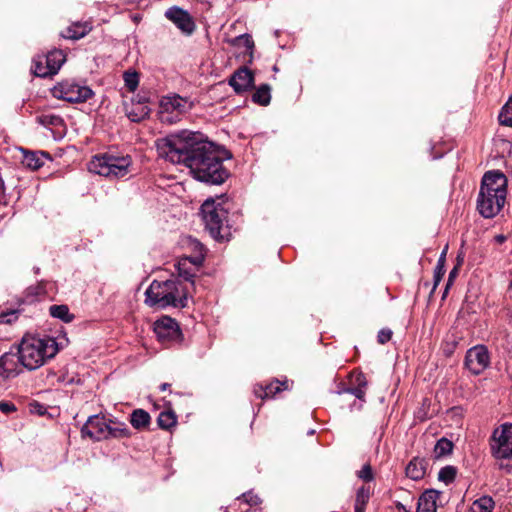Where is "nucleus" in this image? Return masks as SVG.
I'll return each instance as SVG.
<instances>
[{"label": "nucleus", "instance_id": "nucleus-25", "mask_svg": "<svg viewBox=\"0 0 512 512\" xmlns=\"http://www.w3.org/2000/svg\"><path fill=\"white\" fill-rule=\"evenodd\" d=\"M232 43L237 48H244L245 53H247L249 55V62H252L254 41L249 34H243V35L235 37L232 40Z\"/></svg>", "mask_w": 512, "mask_h": 512}, {"label": "nucleus", "instance_id": "nucleus-24", "mask_svg": "<svg viewBox=\"0 0 512 512\" xmlns=\"http://www.w3.org/2000/svg\"><path fill=\"white\" fill-rule=\"evenodd\" d=\"M151 417L149 413L143 409H136L130 416V423L135 429H144L150 423Z\"/></svg>", "mask_w": 512, "mask_h": 512}, {"label": "nucleus", "instance_id": "nucleus-23", "mask_svg": "<svg viewBox=\"0 0 512 512\" xmlns=\"http://www.w3.org/2000/svg\"><path fill=\"white\" fill-rule=\"evenodd\" d=\"M426 473L425 462L423 459L414 458L406 467V475L412 480H420Z\"/></svg>", "mask_w": 512, "mask_h": 512}, {"label": "nucleus", "instance_id": "nucleus-10", "mask_svg": "<svg viewBox=\"0 0 512 512\" xmlns=\"http://www.w3.org/2000/svg\"><path fill=\"white\" fill-rule=\"evenodd\" d=\"M52 94L57 99L80 103L90 99L93 96V91L88 86L73 81H63L53 88Z\"/></svg>", "mask_w": 512, "mask_h": 512}, {"label": "nucleus", "instance_id": "nucleus-27", "mask_svg": "<svg viewBox=\"0 0 512 512\" xmlns=\"http://www.w3.org/2000/svg\"><path fill=\"white\" fill-rule=\"evenodd\" d=\"M494 505V501L491 497L483 496L473 502L470 512H492Z\"/></svg>", "mask_w": 512, "mask_h": 512}, {"label": "nucleus", "instance_id": "nucleus-36", "mask_svg": "<svg viewBox=\"0 0 512 512\" xmlns=\"http://www.w3.org/2000/svg\"><path fill=\"white\" fill-rule=\"evenodd\" d=\"M124 82L127 89L134 92L139 84V76L136 72L127 71L124 73Z\"/></svg>", "mask_w": 512, "mask_h": 512}, {"label": "nucleus", "instance_id": "nucleus-32", "mask_svg": "<svg viewBox=\"0 0 512 512\" xmlns=\"http://www.w3.org/2000/svg\"><path fill=\"white\" fill-rule=\"evenodd\" d=\"M446 252H447V247H445V249L442 251V253H441V255H440L439 259H438L437 265L435 267L434 276H433V278H434V288H436L438 286V284L442 280V277L445 274Z\"/></svg>", "mask_w": 512, "mask_h": 512}, {"label": "nucleus", "instance_id": "nucleus-35", "mask_svg": "<svg viewBox=\"0 0 512 512\" xmlns=\"http://www.w3.org/2000/svg\"><path fill=\"white\" fill-rule=\"evenodd\" d=\"M457 470L453 466H445L438 473L439 481L450 484L456 477Z\"/></svg>", "mask_w": 512, "mask_h": 512}, {"label": "nucleus", "instance_id": "nucleus-19", "mask_svg": "<svg viewBox=\"0 0 512 512\" xmlns=\"http://www.w3.org/2000/svg\"><path fill=\"white\" fill-rule=\"evenodd\" d=\"M92 29L89 22H75L67 27L66 31L62 33V36L66 39L78 40L86 36Z\"/></svg>", "mask_w": 512, "mask_h": 512}, {"label": "nucleus", "instance_id": "nucleus-28", "mask_svg": "<svg viewBox=\"0 0 512 512\" xmlns=\"http://www.w3.org/2000/svg\"><path fill=\"white\" fill-rule=\"evenodd\" d=\"M453 443L447 438H441L437 441L434 447V455L436 458H441L452 453Z\"/></svg>", "mask_w": 512, "mask_h": 512}, {"label": "nucleus", "instance_id": "nucleus-29", "mask_svg": "<svg viewBox=\"0 0 512 512\" xmlns=\"http://www.w3.org/2000/svg\"><path fill=\"white\" fill-rule=\"evenodd\" d=\"M50 314L54 318L61 319L62 321L69 323L73 320V315L70 314L69 309L66 305H52L50 306Z\"/></svg>", "mask_w": 512, "mask_h": 512}, {"label": "nucleus", "instance_id": "nucleus-43", "mask_svg": "<svg viewBox=\"0 0 512 512\" xmlns=\"http://www.w3.org/2000/svg\"><path fill=\"white\" fill-rule=\"evenodd\" d=\"M365 390L366 389H364V388L353 386V387L343 390V392L350 393V394L354 395L356 398L362 400L365 396Z\"/></svg>", "mask_w": 512, "mask_h": 512}, {"label": "nucleus", "instance_id": "nucleus-3", "mask_svg": "<svg viewBox=\"0 0 512 512\" xmlns=\"http://www.w3.org/2000/svg\"><path fill=\"white\" fill-rule=\"evenodd\" d=\"M507 196V179L500 171L484 174L477 198V209L484 218H493L503 208Z\"/></svg>", "mask_w": 512, "mask_h": 512}, {"label": "nucleus", "instance_id": "nucleus-45", "mask_svg": "<svg viewBox=\"0 0 512 512\" xmlns=\"http://www.w3.org/2000/svg\"><path fill=\"white\" fill-rule=\"evenodd\" d=\"M458 274V267L455 266L449 273V277H448V282H447V286H446V290L449 288V286L452 284L454 278L457 276Z\"/></svg>", "mask_w": 512, "mask_h": 512}, {"label": "nucleus", "instance_id": "nucleus-49", "mask_svg": "<svg viewBox=\"0 0 512 512\" xmlns=\"http://www.w3.org/2000/svg\"><path fill=\"white\" fill-rule=\"evenodd\" d=\"M355 512H359L357 508H354ZM361 512H365V509H362Z\"/></svg>", "mask_w": 512, "mask_h": 512}, {"label": "nucleus", "instance_id": "nucleus-46", "mask_svg": "<svg viewBox=\"0 0 512 512\" xmlns=\"http://www.w3.org/2000/svg\"><path fill=\"white\" fill-rule=\"evenodd\" d=\"M38 66H39V68H45V65L43 64L42 60L36 61L35 62V70H34L35 75H37V67Z\"/></svg>", "mask_w": 512, "mask_h": 512}, {"label": "nucleus", "instance_id": "nucleus-2", "mask_svg": "<svg viewBox=\"0 0 512 512\" xmlns=\"http://www.w3.org/2000/svg\"><path fill=\"white\" fill-rule=\"evenodd\" d=\"M62 344L48 335L25 334L18 345L21 365L32 371L54 358Z\"/></svg>", "mask_w": 512, "mask_h": 512}, {"label": "nucleus", "instance_id": "nucleus-17", "mask_svg": "<svg viewBox=\"0 0 512 512\" xmlns=\"http://www.w3.org/2000/svg\"><path fill=\"white\" fill-rule=\"evenodd\" d=\"M253 84L254 76L252 72L246 67H242L236 70L229 79V85L238 94L243 93L248 89L252 88Z\"/></svg>", "mask_w": 512, "mask_h": 512}, {"label": "nucleus", "instance_id": "nucleus-16", "mask_svg": "<svg viewBox=\"0 0 512 512\" xmlns=\"http://www.w3.org/2000/svg\"><path fill=\"white\" fill-rule=\"evenodd\" d=\"M45 68L37 67V76L46 77L56 74L63 63L65 62V55L61 50H52L47 53L44 58Z\"/></svg>", "mask_w": 512, "mask_h": 512}, {"label": "nucleus", "instance_id": "nucleus-31", "mask_svg": "<svg viewBox=\"0 0 512 512\" xmlns=\"http://www.w3.org/2000/svg\"><path fill=\"white\" fill-rule=\"evenodd\" d=\"M370 493H371V491H370L369 487L361 486L358 489L357 494H356L354 508H357V510L359 512H361L362 509L366 508V504L368 503L369 498H370Z\"/></svg>", "mask_w": 512, "mask_h": 512}, {"label": "nucleus", "instance_id": "nucleus-41", "mask_svg": "<svg viewBox=\"0 0 512 512\" xmlns=\"http://www.w3.org/2000/svg\"><path fill=\"white\" fill-rule=\"evenodd\" d=\"M392 334H393L392 331L388 328L381 329L378 332L377 340L380 344H385L388 341H390Z\"/></svg>", "mask_w": 512, "mask_h": 512}, {"label": "nucleus", "instance_id": "nucleus-44", "mask_svg": "<svg viewBox=\"0 0 512 512\" xmlns=\"http://www.w3.org/2000/svg\"><path fill=\"white\" fill-rule=\"evenodd\" d=\"M16 406L12 402L0 401V411L4 414H9L16 411Z\"/></svg>", "mask_w": 512, "mask_h": 512}, {"label": "nucleus", "instance_id": "nucleus-14", "mask_svg": "<svg viewBox=\"0 0 512 512\" xmlns=\"http://www.w3.org/2000/svg\"><path fill=\"white\" fill-rule=\"evenodd\" d=\"M20 354L7 352L0 357V378L7 380L18 376L22 372Z\"/></svg>", "mask_w": 512, "mask_h": 512}, {"label": "nucleus", "instance_id": "nucleus-11", "mask_svg": "<svg viewBox=\"0 0 512 512\" xmlns=\"http://www.w3.org/2000/svg\"><path fill=\"white\" fill-rule=\"evenodd\" d=\"M490 365V353L485 345L469 348L465 355L464 366L472 374L479 375Z\"/></svg>", "mask_w": 512, "mask_h": 512}, {"label": "nucleus", "instance_id": "nucleus-8", "mask_svg": "<svg viewBox=\"0 0 512 512\" xmlns=\"http://www.w3.org/2000/svg\"><path fill=\"white\" fill-rule=\"evenodd\" d=\"M192 106L191 101L177 94L163 96L159 103V120L164 124L177 123Z\"/></svg>", "mask_w": 512, "mask_h": 512}, {"label": "nucleus", "instance_id": "nucleus-22", "mask_svg": "<svg viewBox=\"0 0 512 512\" xmlns=\"http://www.w3.org/2000/svg\"><path fill=\"white\" fill-rule=\"evenodd\" d=\"M149 114L150 108L145 101H138L137 104H132L131 108L126 110V115L132 122H140L146 119Z\"/></svg>", "mask_w": 512, "mask_h": 512}, {"label": "nucleus", "instance_id": "nucleus-47", "mask_svg": "<svg viewBox=\"0 0 512 512\" xmlns=\"http://www.w3.org/2000/svg\"><path fill=\"white\" fill-rule=\"evenodd\" d=\"M168 387H169V384H168V383H163V384L160 386V390H161V391H165Z\"/></svg>", "mask_w": 512, "mask_h": 512}, {"label": "nucleus", "instance_id": "nucleus-5", "mask_svg": "<svg viewBox=\"0 0 512 512\" xmlns=\"http://www.w3.org/2000/svg\"><path fill=\"white\" fill-rule=\"evenodd\" d=\"M84 436L95 441L109 438L123 439L131 436V431L125 423L108 420L104 416L92 415L81 429Z\"/></svg>", "mask_w": 512, "mask_h": 512}, {"label": "nucleus", "instance_id": "nucleus-38", "mask_svg": "<svg viewBox=\"0 0 512 512\" xmlns=\"http://www.w3.org/2000/svg\"><path fill=\"white\" fill-rule=\"evenodd\" d=\"M238 501H244L249 505H258L260 503V498L257 495H254L252 492L244 493L241 497L237 498Z\"/></svg>", "mask_w": 512, "mask_h": 512}, {"label": "nucleus", "instance_id": "nucleus-13", "mask_svg": "<svg viewBox=\"0 0 512 512\" xmlns=\"http://www.w3.org/2000/svg\"><path fill=\"white\" fill-rule=\"evenodd\" d=\"M165 17L185 35H191L196 28L192 16L186 10L178 6H173L167 9Z\"/></svg>", "mask_w": 512, "mask_h": 512}, {"label": "nucleus", "instance_id": "nucleus-26", "mask_svg": "<svg viewBox=\"0 0 512 512\" xmlns=\"http://www.w3.org/2000/svg\"><path fill=\"white\" fill-rule=\"evenodd\" d=\"M271 88L268 84H262L252 95V101L262 106H266L271 100Z\"/></svg>", "mask_w": 512, "mask_h": 512}, {"label": "nucleus", "instance_id": "nucleus-39", "mask_svg": "<svg viewBox=\"0 0 512 512\" xmlns=\"http://www.w3.org/2000/svg\"><path fill=\"white\" fill-rule=\"evenodd\" d=\"M358 477L364 481H372L373 480V472L371 466L366 464L362 467L360 471L357 473Z\"/></svg>", "mask_w": 512, "mask_h": 512}, {"label": "nucleus", "instance_id": "nucleus-20", "mask_svg": "<svg viewBox=\"0 0 512 512\" xmlns=\"http://www.w3.org/2000/svg\"><path fill=\"white\" fill-rule=\"evenodd\" d=\"M284 389H287V382L281 383L279 381H276L266 385L265 387L261 385L255 387L254 393L257 397L261 399H267L274 397L277 393Z\"/></svg>", "mask_w": 512, "mask_h": 512}, {"label": "nucleus", "instance_id": "nucleus-42", "mask_svg": "<svg viewBox=\"0 0 512 512\" xmlns=\"http://www.w3.org/2000/svg\"><path fill=\"white\" fill-rule=\"evenodd\" d=\"M17 317L16 311L3 312L0 314V323L10 324L14 322Z\"/></svg>", "mask_w": 512, "mask_h": 512}, {"label": "nucleus", "instance_id": "nucleus-21", "mask_svg": "<svg viewBox=\"0 0 512 512\" xmlns=\"http://www.w3.org/2000/svg\"><path fill=\"white\" fill-rule=\"evenodd\" d=\"M49 156L45 152H24L22 163L31 170H37L44 165Z\"/></svg>", "mask_w": 512, "mask_h": 512}, {"label": "nucleus", "instance_id": "nucleus-6", "mask_svg": "<svg viewBox=\"0 0 512 512\" xmlns=\"http://www.w3.org/2000/svg\"><path fill=\"white\" fill-rule=\"evenodd\" d=\"M227 210L221 203L207 199L201 206V216L210 235L217 240L228 239L230 228L227 221Z\"/></svg>", "mask_w": 512, "mask_h": 512}, {"label": "nucleus", "instance_id": "nucleus-1", "mask_svg": "<svg viewBox=\"0 0 512 512\" xmlns=\"http://www.w3.org/2000/svg\"><path fill=\"white\" fill-rule=\"evenodd\" d=\"M159 157L189 168L193 178L208 185H221L229 177L223 161L231 153L207 140L201 133L183 130L156 141Z\"/></svg>", "mask_w": 512, "mask_h": 512}, {"label": "nucleus", "instance_id": "nucleus-30", "mask_svg": "<svg viewBox=\"0 0 512 512\" xmlns=\"http://www.w3.org/2000/svg\"><path fill=\"white\" fill-rule=\"evenodd\" d=\"M499 123L503 126L512 127V96L502 107L499 116Z\"/></svg>", "mask_w": 512, "mask_h": 512}, {"label": "nucleus", "instance_id": "nucleus-4", "mask_svg": "<svg viewBox=\"0 0 512 512\" xmlns=\"http://www.w3.org/2000/svg\"><path fill=\"white\" fill-rule=\"evenodd\" d=\"M145 296V303L157 309L183 308L186 307L188 301V292L184 282L176 278L152 281L145 292Z\"/></svg>", "mask_w": 512, "mask_h": 512}, {"label": "nucleus", "instance_id": "nucleus-7", "mask_svg": "<svg viewBox=\"0 0 512 512\" xmlns=\"http://www.w3.org/2000/svg\"><path fill=\"white\" fill-rule=\"evenodd\" d=\"M132 160L130 156L112 154L96 155L89 163V171L111 179H118L129 173Z\"/></svg>", "mask_w": 512, "mask_h": 512}, {"label": "nucleus", "instance_id": "nucleus-37", "mask_svg": "<svg viewBox=\"0 0 512 512\" xmlns=\"http://www.w3.org/2000/svg\"><path fill=\"white\" fill-rule=\"evenodd\" d=\"M351 383H352L353 386H356V387H361V388H364V389H366V387H367L366 377L361 372L352 374V376H351Z\"/></svg>", "mask_w": 512, "mask_h": 512}, {"label": "nucleus", "instance_id": "nucleus-9", "mask_svg": "<svg viewBox=\"0 0 512 512\" xmlns=\"http://www.w3.org/2000/svg\"><path fill=\"white\" fill-rule=\"evenodd\" d=\"M490 451L495 459H512V423H503L494 429Z\"/></svg>", "mask_w": 512, "mask_h": 512}, {"label": "nucleus", "instance_id": "nucleus-48", "mask_svg": "<svg viewBox=\"0 0 512 512\" xmlns=\"http://www.w3.org/2000/svg\"><path fill=\"white\" fill-rule=\"evenodd\" d=\"M308 434H309V435L314 434V430H310V431L308 432Z\"/></svg>", "mask_w": 512, "mask_h": 512}, {"label": "nucleus", "instance_id": "nucleus-33", "mask_svg": "<svg viewBox=\"0 0 512 512\" xmlns=\"http://www.w3.org/2000/svg\"><path fill=\"white\" fill-rule=\"evenodd\" d=\"M37 120L45 127H60L64 124L62 117L56 114H42L37 117Z\"/></svg>", "mask_w": 512, "mask_h": 512}, {"label": "nucleus", "instance_id": "nucleus-40", "mask_svg": "<svg viewBox=\"0 0 512 512\" xmlns=\"http://www.w3.org/2000/svg\"><path fill=\"white\" fill-rule=\"evenodd\" d=\"M456 346H457V341L456 340L445 341V343L442 346L443 354L446 357L452 356L454 351H455V349H456Z\"/></svg>", "mask_w": 512, "mask_h": 512}, {"label": "nucleus", "instance_id": "nucleus-12", "mask_svg": "<svg viewBox=\"0 0 512 512\" xmlns=\"http://www.w3.org/2000/svg\"><path fill=\"white\" fill-rule=\"evenodd\" d=\"M154 332L163 344L178 341L181 336L178 323L168 316H164L154 323Z\"/></svg>", "mask_w": 512, "mask_h": 512}, {"label": "nucleus", "instance_id": "nucleus-34", "mask_svg": "<svg viewBox=\"0 0 512 512\" xmlns=\"http://www.w3.org/2000/svg\"><path fill=\"white\" fill-rule=\"evenodd\" d=\"M157 422L160 428L169 429L176 424L177 420L173 412L163 411L159 414Z\"/></svg>", "mask_w": 512, "mask_h": 512}, {"label": "nucleus", "instance_id": "nucleus-15", "mask_svg": "<svg viewBox=\"0 0 512 512\" xmlns=\"http://www.w3.org/2000/svg\"><path fill=\"white\" fill-rule=\"evenodd\" d=\"M194 247L196 250V254L194 256H185L181 258L178 263V272L179 275L182 276L186 281H192L194 277V273L186 268L188 263H191L195 268H198L204 261V247L199 242H194Z\"/></svg>", "mask_w": 512, "mask_h": 512}, {"label": "nucleus", "instance_id": "nucleus-18", "mask_svg": "<svg viewBox=\"0 0 512 512\" xmlns=\"http://www.w3.org/2000/svg\"><path fill=\"white\" fill-rule=\"evenodd\" d=\"M441 492L435 489L425 490L418 499L417 512H437V500Z\"/></svg>", "mask_w": 512, "mask_h": 512}]
</instances>
